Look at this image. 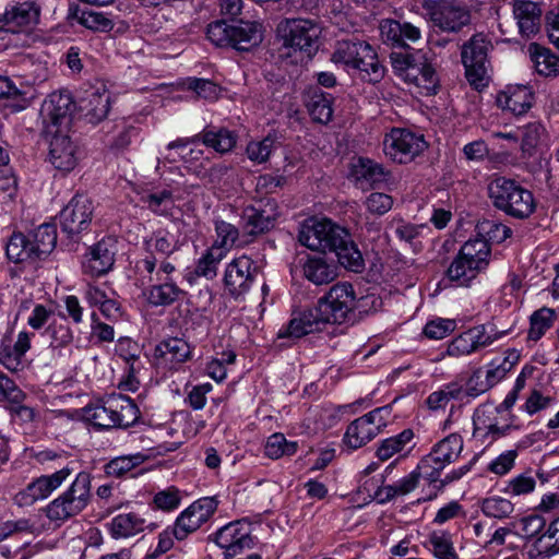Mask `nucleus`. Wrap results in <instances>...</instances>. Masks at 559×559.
I'll return each instance as SVG.
<instances>
[{
	"instance_id": "52",
	"label": "nucleus",
	"mask_w": 559,
	"mask_h": 559,
	"mask_svg": "<svg viewBox=\"0 0 559 559\" xmlns=\"http://www.w3.org/2000/svg\"><path fill=\"white\" fill-rule=\"evenodd\" d=\"M180 504L179 490L175 487H168L155 493L153 506L155 509L166 512L177 509Z\"/></svg>"
},
{
	"instance_id": "49",
	"label": "nucleus",
	"mask_w": 559,
	"mask_h": 559,
	"mask_svg": "<svg viewBox=\"0 0 559 559\" xmlns=\"http://www.w3.org/2000/svg\"><path fill=\"white\" fill-rule=\"evenodd\" d=\"M52 348H61L69 345L73 340L70 326L63 322H52L45 331Z\"/></svg>"
},
{
	"instance_id": "64",
	"label": "nucleus",
	"mask_w": 559,
	"mask_h": 559,
	"mask_svg": "<svg viewBox=\"0 0 559 559\" xmlns=\"http://www.w3.org/2000/svg\"><path fill=\"white\" fill-rule=\"evenodd\" d=\"M454 326L452 320L430 321L425 325L424 334L431 340H441L452 332Z\"/></svg>"
},
{
	"instance_id": "55",
	"label": "nucleus",
	"mask_w": 559,
	"mask_h": 559,
	"mask_svg": "<svg viewBox=\"0 0 559 559\" xmlns=\"http://www.w3.org/2000/svg\"><path fill=\"white\" fill-rule=\"evenodd\" d=\"M31 340L29 334L26 332H21L17 335V340L12 349L8 352H3V364L9 366L12 362L19 364L20 359L25 355V353L29 349Z\"/></svg>"
},
{
	"instance_id": "8",
	"label": "nucleus",
	"mask_w": 559,
	"mask_h": 559,
	"mask_svg": "<svg viewBox=\"0 0 559 559\" xmlns=\"http://www.w3.org/2000/svg\"><path fill=\"white\" fill-rule=\"evenodd\" d=\"M492 49L491 40L483 33L473 35L461 49V58L468 83L476 90L486 86L488 52Z\"/></svg>"
},
{
	"instance_id": "9",
	"label": "nucleus",
	"mask_w": 559,
	"mask_h": 559,
	"mask_svg": "<svg viewBox=\"0 0 559 559\" xmlns=\"http://www.w3.org/2000/svg\"><path fill=\"white\" fill-rule=\"evenodd\" d=\"M157 265V259L153 254L136 262L138 271L148 274L151 285L143 290L147 304L152 307H169L181 300L186 296V292L181 289L173 280L154 278L153 273Z\"/></svg>"
},
{
	"instance_id": "60",
	"label": "nucleus",
	"mask_w": 559,
	"mask_h": 559,
	"mask_svg": "<svg viewBox=\"0 0 559 559\" xmlns=\"http://www.w3.org/2000/svg\"><path fill=\"white\" fill-rule=\"evenodd\" d=\"M156 253L169 257L177 250V241L168 233L158 231L147 242Z\"/></svg>"
},
{
	"instance_id": "31",
	"label": "nucleus",
	"mask_w": 559,
	"mask_h": 559,
	"mask_svg": "<svg viewBox=\"0 0 559 559\" xmlns=\"http://www.w3.org/2000/svg\"><path fill=\"white\" fill-rule=\"evenodd\" d=\"M377 435L376 426L362 416L352 421L345 432L344 442L350 449H358L371 441Z\"/></svg>"
},
{
	"instance_id": "16",
	"label": "nucleus",
	"mask_w": 559,
	"mask_h": 559,
	"mask_svg": "<svg viewBox=\"0 0 559 559\" xmlns=\"http://www.w3.org/2000/svg\"><path fill=\"white\" fill-rule=\"evenodd\" d=\"M118 241L115 237H104L88 248L82 262L84 274L99 277L107 274L114 266L118 251Z\"/></svg>"
},
{
	"instance_id": "18",
	"label": "nucleus",
	"mask_w": 559,
	"mask_h": 559,
	"mask_svg": "<svg viewBox=\"0 0 559 559\" xmlns=\"http://www.w3.org/2000/svg\"><path fill=\"white\" fill-rule=\"evenodd\" d=\"M93 212L94 205L90 198L83 194L74 195L60 212L62 231L73 236L87 229L93 218Z\"/></svg>"
},
{
	"instance_id": "36",
	"label": "nucleus",
	"mask_w": 559,
	"mask_h": 559,
	"mask_svg": "<svg viewBox=\"0 0 559 559\" xmlns=\"http://www.w3.org/2000/svg\"><path fill=\"white\" fill-rule=\"evenodd\" d=\"M35 251L38 252L39 259H45L56 247L57 228L53 224H41L31 235Z\"/></svg>"
},
{
	"instance_id": "4",
	"label": "nucleus",
	"mask_w": 559,
	"mask_h": 559,
	"mask_svg": "<svg viewBox=\"0 0 559 559\" xmlns=\"http://www.w3.org/2000/svg\"><path fill=\"white\" fill-rule=\"evenodd\" d=\"M91 474L80 472L67 490L50 501L44 509L50 522L60 526L83 512L91 502Z\"/></svg>"
},
{
	"instance_id": "61",
	"label": "nucleus",
	"mask_w": 559,
	"mask_h": 559,
	"mask_svg": "<svg viewBox=\"0 0 559 559\" xmlns=\"http://www.w3.org/2000/svg\"><path fill=\"white\" fill-rule=\"evenodd\" d=\"M467 333L468 336L472 338L475 352L491 345L500 336V334L498 333H489L487 331V326L484 324L469 329Z\"/></svg>"
},
{
	"instance_id": "29",
	"label": "nucleus",
	"mask_w": 559,
	"mask_h": 559,
	"mask_svg": "<svg viewBox=\"0 0 559 559\" xmlns=\"http://www.w3.org/2000/svg\"><path fill=\"white\" fill-rule=\"evenodd\" d=\"M533 95L525 86L509 88L500 93L497 103L502 109L510 110L516 116L525 114L532 106Z\"/></svg>"
},
{
	"instance_id": "44",
	"label": "nucleus",
	"mask_w": 559,
	"mask_h": 559,
	"mask_svg": "<svg viewBox=\"0 0 559 559\" xmlns=\"http://www.w3.org/2000/svg\"><path fill=\"white\" fill-rule=\"evenodd\" d=\"M555 311L549 308H542L535 311L531 317V328L528 331V338L538 341L550 329L554 323Z\"/></svg>"
},
{
	"instance_id": "3",
	"label": "nucleus",
	"mask_w": 559,
	"mask_h": 559,
	"mask_svg": "<svg viewBox=\"0 0 559 559\" xmlns=\"http://www.w3.org/2000/svg\"><path fill=\"white\" fill-rule=\"evenodd\" d=\"M331 61L357 70L359 78L371 84H376L384 78L385 69L379 61L374 48L365 40H338Z\"/></svg>"
},
{
	"instance_id": "30",
	"label": "nucleus",
	"mask_w": 559,
	"mask_h": 559,
	"mask_svg": "<svg viewBox=\"0 0 559 559\" xmlns=\"http://www.w3.org/2000/svg\"><path fill=\"white\" fill-rule=\"evenodd\" d=\"M333 96L320 88L312 90L306 102L309 115L316 122L328 123L333 116Z\"/></svg>"
},
{
	"instance_id": "62",
	"label": "nucleus",
	"mask_w": 559,
	"mask_h": 559,
	"mask_svg": "<svg viewBox=\"0 0 559 559\" xmlns=\"http://www.w3.org/2000/svg\"><path fill=\"white\" fill-rule=\"evenodd\" d=\"M475 352L472 338L468 336L467 331L456 336L448 346L447 354L449 356L459 357L468 355Z\"/></svg>"
},
{
	"instance_id": "53",
	"label": "nucleus",
	"mask_w": 559,
	"mask_h": 559,
	"mask_svg": "<svg viewBox=\"0 0 559 559\" xmlns=\"http://www.w3.org/2000/svg\"><path fill=\"white\" fill-rule=\"evenodd\" d=\"M80 24L92 31L108 32L114 27V23L105 14L95 11L82 12L80 14Z\"/></svg>"
},
{
	"instance_id": "24",
	"label": "nucleus",
	"mask_w": 559,
	"mask_h": 559,
	"mask_svg": "<svg viewBox=\"0 0 559 559\" xmlns=\"http://www.w3.org/2000/svg\"><path fill=\"white\" fill-rule=\"evenodd\" d=\"M39 10L34 2H22L12 5L3 13V28L7 32L19 33L23 27L36 23Z\"/></svg>"
},
{
	"instance_id": "56",
	"label": "nucleus",
	"mask_w": 559,
	"mask_h": 559,
	"mask_svg": "<svg viewBox=\"0 0 559 559\" xmlns=\"http://www.w3.org/2000/svg\"><path fill=\"white\" fill-rule=\"evenodd\" d=\"M35 530V523L31 519L7 521L0 526V539L13 534H33Z\"/></svg>"
},
{
	"instance_id": "23",
	"label": "nucleus",
	"mask_w": 559,
	"mask_h": 559,
	"mask_svg": "<svg viewBox=\"0 0 559 559\" xmlns=\"http://www.w3.org/2000/svg\"><path fill=\"white\" fill-rule=\"evenodd\" d=\"M513 14L522 36L528 38L539 31L542 9L538 3L528 0H515L513 2Z\"/></svg>"
},
{
	"instance_id": "35",
	"label": "nucleus",
	"mask_w": 559,
	"mask_h": 559,
	"mask_svg": "<svg viewBox=\"0 0 559 559\" xmlns=\"http://www.w3.org/2000/svg\"><path fill=\"white\" fill-rule=\"evenodd\" d=\"M506 361L502 365H498L497 367L487 370L486 379L480 383V388H476L473 385L474 382L480 380L483 378V373L480 370L475 371L467 382V395L468 396H478L480 393L486 392L492 385H495L500 379H502L506 373L511 369L512 362L509 364L508 367L504 366Z\"/></svg>"
},
{
	"instance_id": "27",
	"label": "nucleus",
	"mask_w": 559,
	"mask_h": 559,
	"mask_svg": "<svg viewBox=\"0 0 559 559\" xmlns=\"http://www.w3.org/2000/svg\"><path fill=\"white\" fill-rule=\"evenodd\" d=\"M7 257L14 263H34L39 259L33 240L22 233H14L5 248Z\"/></svg>"
},
{
	"instance_id": "38",
	"label": "nucleus",
	"mask_w": 559,
	"mask_h": 559,
	"mask_svg": "<svg viewBox=\"0 0 559 559\" xmlns=\"http://www.w3.org/2000/svg\"><path fill=\"white\" fill-rule=\"evenodd\" d=\"M200 135V142H202L207 147L214 148L216 152L225 153L231 150L236 143L235 136L231 132L219 129L215 130H204Z\"/></svg>"
},
{
	"instance_id": "1",
	"label": "nucleus",
	"mask_w": 559,
	"mask_h": 559,
	"mask_svg": "<svg viewBox=\"0 0 559 559\" xmlns=\"http://www.w3.org/2000/svg\"><path fill=\"white\" fill-rule=\"evenodd\" d=\"M380 298L368 295L356 300L354 287L348 282L333 285L329 293L318 300L313 308L295 309L288 324L281 329L278 338H300L313 333L324 324H342L354 309L360 312L367 307L377 309Z\"/></svg>"
},
{
	"instance_id": "14",
	"label": "nucleus",
	"mask_w": 559,
	"mask_h": 559,
	"mask_svg": "<svg viewBox=\"0 0 559 559\" xmlns=\"http://www.w3.org/2000/svg\"><path fill=\"white\" fill-rule=\"evenodd\" d=\"M73 472L74 468L68 464L51 474L35 478L14 496V502L19 507H29L38 500L48 498L55 490L62 486Z\"/></svg>"
},
{
	"instance_id": "37",
	"label": "nucleus",
	"mask_w": 559,
	"mask_h": 559,
	"mask_svg": "<svg viewBox=\"0 0 559 559\" xmlns=\"http://www.w3.org/2000/svg\"><path fill=\"white\" fill-rule=\"evenodd\" d=\"M115 397L117 428H128L135 424L140 412L135 403L128 396L118 394Z\"/></svg>"
},
{
	"instance_id": "6",
	"label": "nucleus",
	"mask_w": 559,
	"mask_h": 559,
	"mask_svg": "<svg viewBox=\"0 0 559 559\" xmlns=\"http://www.w3.org/2000/svg\"><path fill=\"white\" fill-rule=\"evenodd\" d=\"M490 246L485 239H469L447 270L450 281L467 286L489 264Z\"/></svg>"
},
{
	"instance_id": "50",
	"label": "nucleus",
	"mask_w": 559,
	"mask_h": 559,
	"mask_svg": "<svg viewBox=\"0 0 559 559\" xmlns=\"http://www.w3.org/2000/svg\"><path fill=\"white\" fill-rule=\"evenodd\" d=\"M143 203L156 214H166L173 206V193L169 190H162L142 197Z\"/></svg>"
},
{
	"instance_id": "26",
	"label": "nucleus",
	"mask_w": 559,
	"mask_h": 559,
	"mask_svg": "<svg viewBox=\"0 0 559 559\" xmlns=\"http://www.w3.org/2000/svg\"><path fill=\"white\" fill-rule=\"evenodd\" d=\"M216 544L225 550L226 558H233L242 552L245 547V532L241 520L230 522L215 534Z\"/></svg>"
},
{
	"instance_id": "15",
	"label": "nucleus",
	"mask_w": 559,
	"mask_h": 559,
	"mask_svg": "<svg viewBox=\"0 0 559 559\" xmlns=\"http://www.w3.org/2000/svg\"><path fill=\"white\" fill-rule=\"evenodd\" d=\"M427 147L424 135L404 129H393L384 141V151L393 160L405 164Z\"/></svg>"
},
{
	"instance_id": "21",
	"label": "nucleus",
	"mask_w": 559,
	"mask_h": 559,
	"mask_svg": "<svg viewBox=\"0 0 559 559\" xmlns=\"http://www.w3.org/2000/svg\"><path fill=\"white\" fill-rule=\"evenodd\" d=\"M190 357V345L183 338L170 337L162 341L155 347V359L158 367L177 369Z\"/></svg>"
},
{
	"instance_id": "7",
	"label": "nucleus",
	"mask_w": 559,
	"mask_h": 559,
	"mask_svg": "<svg viewBox=\"0 0 559 559\" xmlns=\"http://www.w3.org/2000/svg\"><path fill=\"white\" fill-rule=\"evenodd\" d=\"M221 12L227 19L212 22L207 25V38L218 47H231L242 52L240 44L245 40L243 20L237 17L241 14L242 0H218Z\"/></svg>"
},
{
	"instance_id": "10",
	"label": "nucleus",
	"mask_w": 559,
	"mask_h": 559,
	"mask_svg": "<svg viewBox=\"0 0 559 559\" xmlns=\"http://www.w3.org/2000/svg\"><path fill=\"white\" fill-rule=\"evenodd\" d=\"M277 34L286 48L300 51L306 57H312L319 48L320 29L309 20L293 19L282 21L277 25Z\"/></svg>"
},
{
	"instance_id": "11",
	"label": "nucleus",
	"mask_w": 559,
	"mask_h": 559,
	"mask_svg": "<svg viewBox=\"0 0 559 559\" xmlns=\"http://www.w3.org/2000/svg\"><path fill=\"white\" fill-rule=\"evenodd\" d=\"M462 451L463 438L457 433H451L436 443L431 451L421 459L418 469H424V474L430 483H437L440 480L441 471L455 462Z\"/></svg>"
},
{
	"instance_id": "5",
	"label": "nucleus",
	"mask_w": 559,
	"mask_h": 559,
	"mask_svg": "<svg viewBox=\"0 0 559 559\" xmlns=\"http://www.w3.org/2000/svg\"><path fill=\"white\" fill-rule=\"evenodd\" d=\"M488 194L493 206L514 218L532 215L536 204L533 193L513 179L498 177L488 185Z\"/></svg>"
},
{
	"instance_id": "45",
	"label": "nucleus",
	"mask_w": 559,
	"mask_h": 559,
	"mask_svg": "<svg viewBox=\"0 0 559 559\" xmlns=\"http://www.w3.org/2000/svg\"><path fill=\"white\" fill-rule=\"evenodd\" d=\"M481 511L487 516L501 520L509 518L513 513L514 506L508 499L501 497H489L483 500Z\"/></svg>"
},
{
	"instance_id": "25",
	"label": "nucleus",
	"mask_w": 559,
	"mask_h": 559,
	"mask_svg": "<svg viewBox=\"0 0 559 559\" xmlns=\"http://www.w3.org/2000/svg\"><path fill=\"white\" fill-rule=\"evenodd\" d=\"M115 397L109 396L102 403L90 404L83 408V418L98 430L117 428Z\"/></svg>"
},
{
	"instance_id": "20",
	"label": "nucleus",
	"mask_w": 559,
	"mask_h": 559,
	"mask_svg": "<svg viewBox=\"0 0 559 559\" xmlns=\"http://www.w3.org/2000/svg\"><path fill=\"white\" fill-rule=\"evenodd\" d=\"M390 173L379 163L367 158L358 157L350 165V177L356 187L368 190L388 180Z\"/></svg>"
},
{
	"instance_id": "41",
	"label": "nucleus",
	"mask_w": 559,
	"mask_h": 559,
	"mask_svg": "<svg viewBox=\"0 0 559 559\" xmlns=\"http://www.w3.org/2000/svg\"><path fill=\"white\" fill-rule=\"evenodd\" d=\"M225 257L224 251H218L216 247H211L198 260L194 267L195 276L213 278L216 276L217 264Z\"/></svg>"
},
{
	"instance_id": "33",
	"label": "nucleus",
	"mask_w": 559,
	"mask_h": 559,
	"mask_svg": "<svg viewBox=\"0 0 559 559\" xmlns=\"http://www.w3.org/2000/svg\"><path fill=\"white\" fill-rule=\"evenodd\" d=\"M305 277L314 285H325L336 277V269L321 257L308 258L304 264Z\"/></svg>"
},
{
	"instance_id": "19",
	"label": "nucleus",
	"mask_w": 559,
	"mask_h": 559,
	"mask_svg": "<svg viewBox=\"0 0 559 559\" xmlns=\"http://www.w3.org/2000/svg\"><path fill=\"white\" fill-rule=\"evenodd\" d=\"M70 130L45 133L49 139V160L56 169L70 171L76 165V146L69 134Z\"/></svg>"
},
{
	"instance_id": "47",
	"label": "nucleus",
	"mask_w": 559,
	"mask_h": 559,
	"mask_svg": "<svg viewBox=\"0 0 559 559\" xmlns=\"http://www.w3.org/2000/svg\"><path fill=\"white\" fill-rule=\"evenodd\" d=\"M271 215H265V210L254 206L247 207V236H255L270 229Z\"/></svg>"
},
{
	"instance_id": "43",
	"label": "nucleus",
	"mask_w": 559,
	"mask_h": 559,
	"mask_svg": "<svg viewBox=\"0 0 559 559\" xmlns=\"http://www.w3.org/2000/svg\"><path fill=\"white\" fill-rule=\"evenodd\" d=\"M479 239H485L487 245L488 241L500 243L509 238L512 234L511 228L508 226L491 219H485L477 225Z\"/></svg>"
},
{
	"instance_id": "39",
	"label": "nucleus",
	"mask_w": 559,
	"mask_h": 559,
	"mask_svg": "<svg viewBox=\"0 0 559 559\" xmlns=\"http://www.w3.org/2000/svg\"><path fill=\"white\" fill-rule=\"evenodd\" d=\"M224 283L227 292L235 298L245 293V272L240 265V259L233 260L226 267Z\"/></svg>"
},
{
	"instance_id": "28",
	"label": "nucleus",
	"mask_w": 559,
	"mask_h": 559,
	"mask_svg": "<svg viewBox=\"0 0 559 559\" xmlns=\"http://www.w3.org/2000/svg\"><path fill=\"white\" fill-rule=\"evenodd\" d=\"M559 552V516L554 520L546 533L535 539L528 555L533 559L550 558Z\"/></svg>"
},
{
	"instance_id": "34",
	"label": "nucleus",
	"mask_w": 559,
	"mask_h": 559,
	"mask_svg": "<svg viewBox=\"0 0 559 559\" xmlns=\"http://www.w3.org/2000/svg\"><path fill=\"white\" fill-rule=\"evenodd\" d=\"M531 60L540 75L550 76L559 73V57L549 49L532 43L528 46Z\"/></svg>"
},
{
	"instance_id": "54",
	"label": "nucleus",
	"mask_w": 559,
	"mask_h": 559,
	"mask_svg": "<svg viewBox=\"0 0 559 559\" xmlns=\"http://www.w3.org/2000/svg\"><path fill=\"white\" fill-rule=\"evenodd\" d=\"M273 144L274 140L270 136L259 142H250L247 145L248 158L258 164L266 162L272 152Z\"/></svg>"
},
{
	"instance_id": "51",
	"label": "nucleus",
	"mask_w": 559,
	"mask_h": 559,
	"mask_svg": "<svg viewBox=\"0 0 559 559\" xmlns=\"http://www.w3.org/2000/svg\"><path fill=\"white\" fill-rule=\"evenodd\" d=\"M217 239L212 247H216L218 251L226 252L229 250L238 238V229L229 223H216Z\"/></svg>"
},
{
	"instance_id": "42",
	"label": "nucleus",
	"mask_w": 559,
	"mask_h": 559,
	"mask_svg": "<svg viewBox=\"0 0 559 559\" xmlns=\"http://www.w3.org/2000/svg\"><path fill=\"white\" fill-rule=\"evenodd\" d=\"M413 437V431L405 429L400 435L383 440L377 450L378 457L381 461L391 459L395 453L402 451Z\"/></svg>"
},
{
	"instance_id": "13",
	"label": "nucleus",
	"mask_w": 559,
	"mask_h": 559,
	"mask_svg": "<svg viewBox=\"0 0 559 559\" xmlns=\"http://www.w3.org/2000/svg\"><path fill=\"white\" fill-rule=\"evenodd\" d=\"M74 109L75 103L69 92L51 93L41 108L45 133L70 130Z\"/></svg>"
},
{
	"instance_id": "46",
	"label": "nucleus",
	"mask_w": 559,
	"mask_h": 559,
	"mask_svg": "<svg viewBox=\"0 0 559 559\" xmlns=\"http://www.w3.org/2000/svg\"><path fill=\"white\" fill-rule=\"evenodd\" d=\"M297 442L287 441L282 433L272 435L265 444V454L271 459H280L283 455H293L297 451Z\"/></svg>"
},
{
	"instance_id": "58",
	"label": "nucleus",
	"mask_w": 559,
	"mask_h": 559,
	"mask_svg": "<svg viewBox=\"0 0 559 559\" xmlns=\"http://www.w3.org/2000/svg\"><path fill=\"white\" fill-rule=\"evenodd\" d=\"M0 392V403H8L9 406L23 403L26 399V394L8 376L4 378Z\"/></svg>"
},
{
	"instance_id": "22",
	"label": "nucleus",
	"mask_w": 559,
	"mask_h": 559,
	"mask_svg": "<svg viewBox=\"0 0 559 559\" xmlns=\"http://www.w3.org/2000/svg\"><path fill=\"white\" fill-rule=\"evenodd\" d=\"M80 109L87 122L92 124L102 122L110 110V93L105 86L91 87L81 98Z\"/></svg>"
},
{
	"instance_id": "59",
	"label": "nucleus",
	"mask_w": 559,
	"mask_h": 559,
	"mask_svg": "<svg viewBox=\"0 0 559 559\" xmlns=\"http://www.w3.org/2000/svg\"><path fill=\"white\" fill-rule=\"evenodd\" d=\"M393 199L381 192L371 193L366 200L368 211L376 215H383L392 209Z\"/></svg>"
},
{
	"instance_id": "48",
	"label": "nucleus",
	"mask_w": 559,
	"mask_h": 559,
	"mask_svg": "<svg viewBox=\"0 0 559 559\" xmlns=\"http://www.w3.org/2000/svg\"><path fill=\"white\" fill-rule=\"evenodd\" d=\"M429 542L432 546L433 555L438 559H459L451 536L448 533L433 532L429 536Z\"/></svg>"
},
{
	"instance_id": "12",
	"label": "nucleus",
	"mask_w": 559,
	"mask_h": 559,
	"mask_svg": "<svg viewBox=\"0 0 559 559\" xmlns=\"http://www.w3.org/2000/svg\"><path fill=\"white\" fill-rule=\"evenodd\" d=\"M425 5L431 22L443 32H460L471 22L467 7L459 0H437Z\"/></svg>"
},
{
	"instance_id": "40",
	"label": "nucleus",
	"mask_w": 559,
	"mask_h": 559,
	"mask_svg": "<svg viewBox=\"0 0 559 559\" xmlns=\"http://www.w3.org/2000/svg\"><path fill=\"white\" fill-rule=\"evenodd\" d=\"M144 460L145 456L141 453L118 456L105 465V473L111 477H122L136 466L141 465Z\"/></svg>"
},
{
	"instance_id": "63",
	"label": "nucleus",
	"mask_w": 559,
	"mask_h": 559,
	"mask_svg": "<svg viewBox=\"0 0 559 559\" xmlns=\"http://www.w3.org/2000/svg\"><path fill=\"white\" fill-rule=\"evenodd\" d=\"M461 389L453 385L448 386L445 390H440L431 393L427 399V404L431 409H437L445 406L452 399L459 396Z\"/></svg>"
},
{
	"instance_id": "57",
	"label": "nucleus",
	"mask_w": 559,
	"mask_h": 559,
	"mask_svg": "<svg viewBox=\"0 0 559 559\" xmlns=\"http://www.w3.org/2000/svg\"><path fill=\"white\" fill-rule=\"evenodd\" d=\"M188 88L197 93V95L206 100H214L219 95V87L212 81L205 79H190Z\"/></svg>"
},
{
	"instance_id": "2",
	"label": "nucleus",
	"mask_w": 559,
	"mask_h": 559,
	"mask_svg": "<svg viewBox=\"0 0 559 559\" xmlns=\"http://www.w3.org/2000/svg\"><path fill=\"white\" fill-rule=\"evenodd\" d=\"M298 239L305 247L325 252H334L341 265L353 272H361L364 259L347 229L330 219H322L311 226H305Z\"/></svg>"
},
{
	"instance_id": "32",
	"label": "nucleus",
	"mask_w": 559,
	"mask_h": 559,
	"mask_svg": "<svg viewBox=\"0 0 559 559\" xmlns=\"http://www.w3.org/2000/svg\"><path fill=\"white\" fill-rule=\"evenodd\" d=\"M145 520L139 514L121 513L112 518L109 531L114 538H127L141 533L144 530Z\"/></svg>"
},
{
	"instance_id": "17",
	"label": "nucleus",
	"mask_w": 559,
	"mask_h": 559,
	"mask_svg": "<svg viewBox=\"0 0 559 559\" xmlns=\"http://www.w3.org/2000/svg\"><path fill=\"white\" fill-rule=\"evenodd\" d=\"M217 508V501L213 497H204L180 513L173 527L174 537L185 539L205 523Z\"/></svg>"
}]
</instances>
